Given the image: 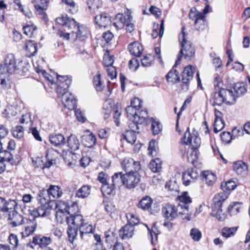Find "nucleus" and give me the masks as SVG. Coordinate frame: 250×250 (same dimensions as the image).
Segmentation results:
<instances>
[{"instance_id": "1", "label": "nucleus", "mask_w": 250, "mask_h": 250, "mask_svg": "<svg viewBox=\"0 0 250 250\" xmlns=\"http://www.w3.org/2000/svg\"><path fill=\"white\" fill-rule=\"evenodd\" d=\"M65 83H61L56 89L59 97H61L62 104L66 108L70 110L76 108V99L71 93L68 91V88L71 83V80H65Z\"/></svg>"}, {"instance_id": "2", "label": "nucleus", "mask_w": 250, "mask_h": 250, "mask_svg": "<svg viewBox=\"0 0 250 250\" xmlns=\"http://www.w3.org/2000/svg\"><path fill=\"white\" fill-rule=\"evenodd\" d=\"M185 29L184 27H182L181 33L179 35V40L181 43V49L177 56L174 66H177L180 64L182 56H184L185 59L190 60L195 54V49L192 46V44L187 40V35L184 32Z\"/></svg>"}, {"instance_id": "3", "label": "nucleus", "mask_w": 250, "mask_h": 250, "mask_svg": "<svg viewBox=\"0 0 250 250\" xmlns=\"http://www.w3.org/2000/svg\"><path fill=\"white\" fill-rule=\"evenodd\" d=\"M179 203L177 207L175 206V209L177 212V217L179 216L182 219L190 220L191 212L190 211L189 205L191 203V198L188 195L187 192H184L179 196Z\"/></svg>"}, {"instance_id": "4", "label": "nucleus", "mask_w": 250, "mask_h": 250, "mask_svg": "<svg viewBox=\"0 0 250 250\" xmlns=\"http://www.w3.org/2000/svg\"><path fill=\"white\" fill-rule=\"evenodd\" d=\"M228 198L227 194L225 192H222L216 194L211 204L212 211L210 215L215 217L220 221L224 220L227 216L225 213L222 212L221 209L222 203Z\"/></svg>"}, {"instance_id": "5", "label": "nucleus", "mask_w": 250, "mask_h": 250, "mask_svg": "<svg viewBox=\"0 0 250 250\" xmlns=\"http://www.w3.org/2000/svg\"><path fill=\"white\" fill-rule=\"evenodd\" d=\"M56 22L62 25H67L68 24L69 28H73L74 30L72 31V34H75V37L76 38H79L81 40H83V37H85L86 34L84 33L83 31H82L81 29L82 30L83 29V27L82 26H80L76 23V21L74 20L69 19L67 15H63L61 17L57 18L56 19Z\"/></svg>"}, {"instance_id": "6", "label": "nucleus", "mask_w": 250, "mask_h": 250, "mask_svg": "<svg viewBox=\"0 0 250 250\" xmlns=\"http://www.w3.org/2000/svg\"><path fill=\"white\" fill-rule=\"evenodd\" d=\"M17 69V65L15 56L13 54H7L4 59V63L0 66V72L12 74Z\"/></svg>"}, {"instance_id": "7", "label": "nucleus", "mask_w": 250, "mask_h": 250, "mask_svg": "<svg viewBox=\"0 0 250 250\" xmlns=\"http://www.w3.org/2000/svg\"><path fill=\"white\" fill-rule=\"evenodd\" d=\"M189 17L190 19L194 20V26L198 31H202L207 27L206 17L201 12L196 11V8L191 9Z\"/></svg>"}, {"instance_id": "8", "label": "nucleus", "mask_w": 250, "mask_h": 250, "mask_svg": "<svg viewBox=\"0 0 250 250\" xmlns=\"http://www.w3.org/2000/svg\"><path fill=\"white\" fill-rule=\"evenodd\" d=\"M194 67L188 65L185 67L182 73L181 89L186 92L189 89L190 82L193 79Z\"/></svg>"}, {"instance_id": "9", "label": "nucleus", "mask_w": 250, "mask_h": 250, "mask_svg": "<svg viewBox=\"0 0 250 250\" xmlns=\"http://www.w3.org/2000/svg\"><path fill=\"white\" fill-rule=\"evenodd\" d=\"M124 179L125 181V186L127 188H134L140 182V175L138 171H129L125 174Z\"/></svg>"}, {"instance_id": "10", "label": "nucleus", "mask_w": 250, "mask_h": 250, "mask_svg": "<svg viewBox=\"0 0 250 250\" xmlns=\"http://www.w3.org/2000/svg\"><path fill=\"white\" fill-rule=\"evenodd\" d=\"M52 205L48 204H41V206L37 208L30 209L29 214L34 218L38 217H46L50 215Z\"/></svg>"}, {"instance_id": "11", "label": "nucleus", "mask_w": 250, "mask_h": 250, "mask_svg": "<svg viewBox=\"0 0 250 250\" xmlns=\"http://www.w3.org/2000/svg\"><path fill=\"white\" fill-rule=\"evenodd\" d=\"M192 146L189 147L187 155L188 161L192 164L196 162L198 159L199 154L198 148L201 143V141L198 138H196Z\"/></svg>"}, {"instance_id": "12", "label": "nucleus", "mask_w": 250, "mask_h": 250, "mask_svg": "<svg viewBox=\"0 0 250 250\" xmlns=\"http://www.w3.org/2000/svg\"><path fill=\"white\" fill-rule=\"evenodd\" d=\"M52 243V239L50 237L36 235L33 238L32 242L29 244L31 248L34 247L32 244L39 246L42 249L48 248V246Z\"/></svg>"}, {"instance_id": "13", "label": "nucleus", "mask_w": 250, "mask_h": 250, "mask_svg": "<svg viewBox=\"0 0 250 250\" xmlns=\"http://www.w3.org/2000/svg\"><path fill=\"white\" fill-rule=\"evenodd\" d=\"M122 165L123 169L126 172L138 171L140 169L139 162L135 161L132 158H125Z\"/></svg>"}, {"instance_id": "14", "label": "nucleus", "mask_w": 250, "mask_h": 250, "mask_svg": "<svg viewBox=\"0 0 250 250\" xmlns=\"http://www.w3.org/2000/svg\"><path fill=\"white\" fill-rule=\"evenodd\" d=\"M131 17V12L128 10L125 12V15L122 13H119L115 18L113 25L117 29H121L125 26L126 21H127Z\"/></svg>"}, {"instance_id": "15", "label": "nucleus", "mask_w": 250, "mask_h": 250, "mask_svg": "<svg viewBox=\"0 0 250 250\" xmlns=\"http://www.w3.org/2000/svg\"><path fill=\"white\" fill-rule=\"evenodd\" d=\"M8 219L10 221V224L13 227L22 225L25 222V219L23 218V216L16 210L9 212L8 215Z\"/></svg>"}, {"instance_id": "16", "label": "nucleus", "mask_w": 250, "mask_h": 250, "mask_svg": "<svg viewBox=\"0 0 250 250\" xmlns=\"http://www.w3.org/2000/svg\"><path fill=\"white\" fill-rule=\"evenodd\" d=\"M198 176L199 174L195 170L188 169L183 173V183L186 186H188L193 182Z\"/></svg>"}, {"instance_id": "17", "label": "nucleus", "mask_w": 250, "mask_h": 250, "mask_svg": "<svg viewBox=\"0 0 250 250\" xmlns=\"http://www.w3.org/2000/svg\"><path fill=\"white\" fill-rule=\"evenodd\" d=\"M95 21L99 27L105 28L111 24L110 17L108 14L103 13L95 17Z\"/></svg>"}, {"instance_id": "18", "label": "nucleus", "mask_w": 250, "mask_h": 250, "mask_svg": "<svg viewBox=\"0 0 250 250\" xmlns=\"http://www.w3.org/2000/svg\"><path fill=\"white\" fill-rule=\"evenodd\" d=\"M58 152L53 148L48 149L46 153L45 157L46 161L44 165V167L49 168L54 164L56 163L58 158Z\"/></svg>"}, {"instance_id": "19", "label": "nucleus", "mask_w": 250, "mask_h": 250, "mask_svg": "<svg viewBox=\"0 0 250 250\" xmlns=\"http://www.w3.org/2000/svg\"><path fill=\"white\" fill-rule=\"evenodd\" d=\"M25 224V230L23 232V235L28 236L32 234L36 230L37 227V221L35 218L33 217L32 219H24Z\"/></svg>"}, {"instance_id": "20", "label": "nucleus", "mask_w": 250, "mask_h": 250, "mask_svg": "<svg viewBox=\"0 0 250 250\" xmlns=\"http://www.w3.org/2000/svg\"><path fill=\"white\" fill-rule=\"evenodd\" d=\"M175 210L174 205L167 204L162 208V212L165 218L171 221L177 217V212Z\"/></svg>"}, {"instance_id": "21", "label": "nucleus", "mask_w": 250, "mask_h": 250, "mask_svg": "<svg viewBox=\"0 0 250 250\" xmlns=\"http://www.w3.org/2000/svg\"><path fill=\"white\" fill-rule=\"evenodd\" d=\"M131 123L129 124L128 128L129 129L126 130L125 134V139L127 141V142L131 144H134L136 140V133H139V127L137 128L136 127H132L130 126Z\"/></svg>"}, {"instance_id": "22", "label": "nucleus", "mask_w": 250, "mask_h": 250, "mask_svg": "<svg viewBox=\"0 0 250 250\" xmlns=\"http://www.w3.org/2000/svg\"><path fill=\"white\" fill-rule=\"evenodd\" d=\"M80 232L81 237L83 240L88 239L89 234L93 233L94 228L90 224L83 222L82 226L79 228Z\"/></svg>"}, {"instance_id": "23", "label": "nucleus", "mask_w": 250, "mask_h": 250, "mask_svg": "<svg viewBox=\"0 0 250 250\" xmlns=\"http://www.w3.org/2000/svg\"><path fill=\"white\" fill-rule=\"evenodd\" d=\"M83 222V216L81 214L77 213L69 216V218H67V225L68 226H72L78 229Z\"/></svg>"}, {"instance_id": "24", "label": "nucleus", "mask_w": 250, "mask_h": 250, "mask_svg": "<svg viewBox=\"0 0 250 250\" xmlns=\"http://www.w3.org/2000/svg\"><path fill=\"white\" fill-rule=\"evenodd\" d=\"M189 128L188 127L186 132L185 133L184 136L183 138V141L184 144L186 145H189V147L192 146L195 139L198 138L201 141V139L198 136L197 132L195 131H193L191 133L189 132Z\"/></svg>"}, {"instance_id": "25", "label": "nucleus", "mask_w": 250, "mask_h": 250, "mask_svg": "<svg viewBox=\"0 0 250 250\" xmlns=\"http://www.w3.org/2000/svg\"><path fill=\"white\" fill-rule=\"evenodd\" d=\"M137 112V118H136L135 121L131 123L130 125L132 127H136L137 128H138L139 125L142 124L146 121L147 117V112L146 109L141 110L138 109Z\"/></svg>"}, {"instance_id": "26", "label": "nucleus", "mask_w": 250, "mask_h": 250, "mask_svg": "<svg viewBox=\"0 0 250 250\" xmlns=\"http://www.w3.org/2000/svg\"><path fill=\"white\" fill-rule=\"evenodd\" d=\"M233 168L238 175L244 176L247 173L248 166L243 161H239L233 164Z\"/></svg>"}, {"instance_id": "27", "label": "nucleus", "mask_w": 250, "mask_h": 250, "mask_svg": "<svg viewBox=\"0 0 250 250\" xmlns=\"http://www.w3.org/2000/svg\"><path fill=\"white\" fill-rule=\"evenodd\" d=\"M128 50L130 54L135 56L139 57L143 51V47L140 43L135 42L129 44Z\"/></svg>"}, {"instance_id": "28", "label": "nucleus", "mask_w": 250, "mask_h": 250, "mask_svg": "<svg viewBox=\"0 0 250 250\" xmlns=\"http://www.w3.org/2000/svg\"><path fill=\"white\" fill-rule=\"evenodd\" d=\"M50 143L56 146H62L65 144V138L61 134L52 135L49 137Z\"/></svg>"}, {"instance_id": "29", "label": "nucleus", "mask_w": 250, "mask_h": 250, "mask_svg": "<svg viewBox=\"0 0 250 250\" xmlns=\"http://www.w3.org/2000/svg\"><path fill=\"white\" fill-rule=\"evenodd\" d=\"M134 226L127 224L120 230V235L123 239L131 238L133 235Z\"/></svg>"}, {"instance_id": "30", "label": "nucleus", "mask_w": 250, "mask_h": 250, "mask_svg": "<svg viewBox=\"0 0 250 250\" xmlns=\"http://www.w3.org/2000/svg\"><path fill=\"white\" fill-rule=\"evenodd\" d=\"M96 142V137L92 133L84 134L82 137V143L86 147H91L95 145Z\"/></svg>"}, {"instance_id": "31", "label": "nucleus", "mask_w": 250, "mask_h": 250, "mask_svg": "<svg viewBox=\"0 0 250 250\" xmlns=\"http://www.w3.org/2000/svg\"><path fill=\"white\" fill-rule=\"evenodd\" d=\"M34 7L38 14L43 15L48 7L47 0H34Z\"/></svg>"}, {"instance_id": "32", "label": "nucleus", "mask_w": 250, "mask_h": 250, "mask_svg": "<svg viewBox=\"0 0 250 250\" xmlns=\"http://www.w3.org/2000/svg\"><path fill=\"white\" fill-rule=\"evenodd\" d=\"M68 147L71 149V151H75L80 147V143L77 137L74 135L69 136L67 140Z\"/></svg>"}, {"instance_id": "33", "label": "nucleus", "mask_w": 250, "mask_h": 250, "mask_svg": "<svg viewBox=\"0 0 250 250\" xmlns=\"http://www.w3.org/2000/svg\"><path fill=\"white\" fill-rule=\"evenodd\" d=\"M39 200L41 204H48L52 205L53 202L51 201L49 193L47 189H42L39 191L38 194Z\"/></svg>"}, {"instance_id": "34", "label": "nucleus", "mask_w": 250, "mask_h": 250, "mask_svg": "<svg viewBox=\"0 0 250 250\" xmlns=\"http://www.w3.org/2000/svg\"><path fill=\"white\" fill-rule=\"evenodd\" d=\"M202 180L209 186L213 185L216 179V176L208 171L202 172Z\"/></svg>"}, {"instance_id": "35", "label": "nucleus", "mask_w": 250, "mask_h": 250, "mask_svg": "<svg viewBox=\"0 0 250 250\" xmlns=\"http://www.w3.org/2000/svg\"><path fill=\"white\" fill-rule=\"evenodd\" d=\"M124 177L125 174H123L122 172L115 173L112 176V184L116 187H120L122 185H125Z\"/></svg>"}, {"instance_id": "36", "label": "nucleus", "mask_w": 250, "mask_h": 250, "mask_svg": "<svg viewBox=\"0 0 250 250\" xmlns=\"http://www.w3.org/2000/svg\"><path fill=\"white\" fill-rule=\"evenodd\" d=\"M153 200L148 196L144 197L139 202L138 207L143 210H149L151 208Z\"/></svg>"}, {"instance_id": "37", "label": "nucleus", "mask_w": 250, "mask_h": 250, "mask_svg": "<svg viewBox=\"0 0 250 250\" xmlns=\"http://www.w3.org/2000/svg\"><path fill=\"white\" fill-rule=\"evenodd\" d=\"M25 50L29 56H34L38 51L37 44L34 41L28 40L25 43Z\"/></svg>"}, {"instance_id": "38", "label": "nucleus", "mask_w": 250, "mask_h": 250, "mask_svg": "<svg viewBox=\"0 0 250 250\" xmlns=\"http://www.w3.org/2000/svg\"><path fill=\"white\" fill-rule=\"evenodd\" d=\"M164 31V20H162L159 27L158 24H155L153 26V29L151 34V36L153 39H155L159 36L160 38L163 36Z\"/></svg>"}, {"instance_id": "39", "label": "nucleus", "mask_w": 250, "mask_h": 250, "mask_svg": "<svg viewBox=\"0 0 250 250\" xmlns=\"http://www.w3.org/2000/svg\"><path fill=\"white\" fill-rule=\"evenodd\" d=\"M222 93L223 94L225 102L232 103L235 101L236 95L231 90L222 88Z\"/></svg>"}, {"instance_id": "40", "label": "nucleus", "mask_w": 250, "mask_h": 250, "mask_svg": "<svg viewBox=\"0 0 250 250\" xmlns=\"http://www.w3.org/2000/svg\"><path fill=\"white\" fill-rule=\"evenodd\" d=\"M176 66L173 65L172 69L166 75V79L167 81L170 82L172 83H176L180 81V77L178 75V72L175 68Z\"/></svg>"}, {"instance_id": "41", "label": "nucleus", "mask_w": 250, "mask_h": 250, "mask_svg": "<svg viewBox=\"0 0 250 250\" xmlns=\"http://www.w3.org/2000/svg\"><path fill=\"white\" fill-rule=\"evenodd\" d=\"M233 89L236 97L244 95L246 93L247 89L246 85L244 83H238L235 84Z\"/></svg>"}, {"instance_id": "42", "label": "nucleus", "mask_w": 250, "mask_h": 250, "mask_svg": "<svg viewBox=\"0 0 250 250\" xmlns=\"http://www.w3.org/2000/svg\"><path fill=\"white\" fill-rule=\"evenodd\" d=\"M0 157L1 159V161L2 162H8L10 163L12 165H17L19 163L18 161L14 160L12 154L7 150H2L0 153Z\"/></svg>"}, {"instance_id": "43", "label": "nucleus", "mask_w": 250, "mask_h": 250, "mask_svg": "<svg viewBox=\"0 0 250 250\" xmlns=\"http://www.w3.org/2000/svg\"><path fill=\"white\" fill-rule=\"evenodd\" d=\"M223 94L222 93V89L218 92H215L212 96L211 101L213 105H220L225 102Z\"/></svg>"}, {"instance_id": "44", "label": "nucleus", "mask_w": 250, "mask_h": 250, "mask_svg": "<svg viewBox=\"0 0 250 250\" xmlns=\"http://www.w3.org/2000/svg\"><path fill=\"white\" fill-rule=\"evenodd\" d=\"M24 33L29 37H34L37 34V27L31 23H27L23 27Z\"/></svg>"}, {"instance_id": "45", "label": "nucleus", "mask_w": 250, "mask_h": 250, "mask_svg": "<svg viewBox=\"0 0 250 250\" xmlns=\"http://www.w3.org/2000/svg\"><path fill=\"white\" fill-rule=\"evenodd\" d=\"M138 109H136L130 105L127 106L125 108L127 117L129 119L130 123L135 121L137 118V112Z\"/></svg>"}, {"instance_id": "46", "label": "nucleus", "mask_w": 250, "mask_h": 250, "mask_svg": "<svg viewBox=\"0 0 250 250\" xmlns=\"http://www.w3.org/2000/svg\"><path fill=\"white\" fill-rule=\"evenodd\" d=\"M90 191V187L84 185L77 191L76 196L79 198H85L89 195Z\"/></svg>"}, {"instance_id": "47", "label": "nucleus", "mask_w": 250, "mask_h": 250, "mask_svg": "<svg viewBox=\"0 0 250 250\" xmlns=\"http://www.w3.org/2000/svg\"><path fill=\"white\" fill-rule=\"evenodd\" d=\"M149 168L153 172H159L162 168V163L159 159L152 160L149 164Z\"/></svg>"}, {"instance_id": "48", "label": "nucleus", "mask_w": 250, "mask_h": 250, "mask_svg": "<svg viewBox=\"0 0 250 250\" xmlns=\"http://www.w3.org/2000/svg\"><path fill=\"white\" fill-rule=\"evenodd\" d=\"M61 188L56 186L50 185V188L47 189L50 196L53 198H59L62 195V192Z\"/></svg>"}, {"instance_id": "49", "label": "nucleus", "mask_w": 250, "mask_h": 250, "mask_svg": "<svg viewBox=\"0 0 250 250\" xmlns=\"http://www.w3.org/2000/svg\"><path fill=\"white\" fill-rule=\"evenodd\" d=\"M78 229V228L72 226H68L67 233L68 234V240L72 244H73L77 237Z\"/></svg>"}, {"instance_id": "50", "label": "nucleus", "mask_w": 250, "mask_h": 250, "mask_svg": "<svg viewBox=\"0 0 250 250\" xmlns=\"http://www.w3.org/2000/svg\"><path fill=\"white\" fill-rule=\"evenodd\" d=\"M151 129L154 135L158 134L162 130V125L161 123L156 121L153 118H151Z\"/></svg>"}, {"instance_id": "51", "label": "nucleus", "mask_w": 250, "mask_h": 250, "mask_svg": "<svg viewBox=\"0 0 250 250\" xmlns=\"http://www.w3.org/2000/svg\"><path fill=\"white\" fill-rule=\"evenodd\" d=\"M93 84L97 91H101L103 90L104 85L101 81V76L100 74H97L94 77Z\"/></svg>"}, {"instance_id": "52", "label": "nucleus", "mask_w": 250, "mask_h": 250, "mask_svg": "<svg viewBox=\"0 0 250 250\" xmlns=\"http://www.w3.org/2000/svg\"><path fill=\"white\" fill-rule=\"evenodd\" d=\"M237 230V227L227 228L222 229V235L223 237L229 238L233 236Z\"/></svg>"}, {"instance_id": "53", "label": "nucleus", "mask_w": 250, "mask_h": 250, "mask_svg": "<svg viewBox=\"0 0 250 250\" xmlns=\"http://www.w3.org/2000/svg\"><path fill=\"white\" fill-rule=\"evenodd\" d=\"M17 206V203L14 200H9L8 201L6 200V204L4 206V209L3 212H8L12 211V210H15L16 207Z\"/></svg>"}, {"instance_id": "54", "label": "nucleus", "mask_w": 250, "mask_h": 250, "mask_svg": "<svg viewBox=\"0 0 250 250\" xmlns=\"http://www.w3.org/2000/svg\"><path fill=\"white\" fill-rule=\"evenodd\" d=\"M12 133L13 137L17 139L22 138L24 135L23 127L20 125L13 128Z\"/></svg>"}, {"instance_id": "55", "label": "nucleus", "mask_w": 250, "mask_h": 250, "mask_svg": "<svg viewBox=\"0 0 250 250\" xmlns=\"http://www.w3.org/2000/svg\"><path fill=\"white\" fill-rule=\"evenodd\" d=\"M68 213L66 212L56 211V218L58 222L60 223H63L65 221L67 223V218H69V216H67Z\"/></svg>"}, {"instance_id": "56", "label": "nucleus", "mask_w": 250, "mask_h": 250, "mask_svg": "<svg viewBox=\"0 0 250 250\" xmlns=\"http://www.w3.org/2000/svg\"><path fill=\"white\" fill-rule=\"evenodd\" d=\"M103 113L104 114V118L106 119L111 114L112 111V105L110 104V101H106L104 104Z\"/></svg>"}, {"instance_id": "57", "label": "nucleus", "mask_w": 250, "mask_h": 250, "mask_svg": "<svg viewBox=\"0 0 250 250\" xmlns=\"http://www.w3.org/2000/svg\"><path fill=\"white\" fill-rule=\"evenodd\" d=\"M116 187L112 184L110 185L109 184L106 183L103 185L101 188V190L104 195H110L112 193Z\"/></svg>"}, {"instance_id": "58", "label": "nucleus", "mask_w": 250, "mask_h": 250, "mask_svg": "<svg viewBox=\"0 0 250 250\" xmlns=\"http://www.w3.org/2000/svg\"><path fill=\"white\" fill-rule=\"evenodd\" d=\"M126 217L127 219V224L134 226L139 223V220L138 217L132 213H127Z\"/></svg>"}, {"instance_id": "59", "label": "nucleus", "mask_w": 250, "mask_h": 250, "mask_svg": "<svg viewBox=\"0 0 250 250\" xmlns=\"http://www.w3.org/2000/svg\"><path fill=\"white\" fill-rule=\"evenodd\" d=\"M190 236L195 241H199L202 237L201 232L197 228H192L190 231Z\"/></svg>"}, {"instance_id": "60", "label": "nucleus", "mask_w": 250, "mask_h": 250, "mask_svg": "<svg viewBox=\"0 0 250 250\" xmlns=\"http://www.w3.org/2000/svg\"><path fill=\"white\" fill-rule=\"evenodd\" d=\"M141 61L143 66L149 67L153 63L154 59L151 55H148L142 59Z\"/></svg>"}, {"instance_id": "61", "label": "nucleus", "mask_w": 250, "mask_h": 250, "mask_svg": "<svg viewBox=\"0 0 250 250\" xmlns=\"http://www.w3.org/2000/svg\"><path fill=\"white\" fill-rule=\"evenodd\" d=\"M20 121L22 124L28 125L29 126H31L33 124V121L31 120V115L30 113L22 115Z\"/></svg>"}, {"instance_id": "62", "label": "nucleus", "mask_w": 250, "mask_h": 250, "mask_svg": "<svg viewBox=\"0 0 250 250\" xmlns=\"http://www.w3.org/2000/svg\"><path fill=\"white\" fill-rule=\"evenodd\" d=\"M68 207V204L64 201H60L56 204V211H63L67 212Z\"/></svg>"}, {"instance_id": "63", "label": "nucleus", "mask_w": 250, "mask_h": 250, "mask_svg": "<svg viewBox=\"0 0 250 250\" xmlns=\"http://www.w3.org/2000/svg\"><path fill=\"white\" fill-rule=\"evenodd\" d=\"M222 189L225 191H230L236 188V184L232 181H229L221 185Z\"/></svg>"}, {"instance_id": "64", "label": "nucleus", "mask_w": 250, "mask_h": 250, "mask_svg": "<svg viewBox=\"0 0 250 250\" xmlns=\"http://www.w3.org/2000/svg\"><path fill=\"white\" fill-rule=\"evenodd\" d=\"M79 208L78 204L76 202H73L71 204V206L68 205V207L67 208V213L69 216H72L74 214H76L77 212L78 211Z\"/></svg>"}]
</instances>
